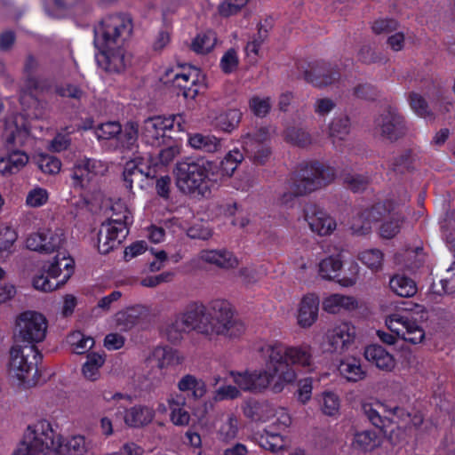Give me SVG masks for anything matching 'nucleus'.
Here are the masks:
<instances>
[{"label":"nucleus","instance_id":"nucleus-56","mask_svg":"<svg viewBox=\"0 0 455 455\" xmlns=\"http://www.w3.org/2000/svg\"><path fill=\"white\" fill-rule=\"evenodd\" d=\"M268 138V130L261 127L255 132L248 133L243 140L244 150L255 149V146L264 145L263 143Z\"/></svg>","mask_w":455,"mask_h":455},{"label":"nucleus","instance_id":"nucleus-16","mask_svg":"<svg viewBox=\"0 0 455 455\" xmlns=\"http://www.w3.org/2000/svg\"><path fill=\"white\" fill-rule=\"evenodd\" d=\"M39 66V60L36 57L33 53L28 52L26 55L22 68L24 83L20 89V100L27 96L36 98V92L44 90V85L36 75Z\"/></svg>","mask_w":455,"mask_h":455},{"label":"nucleus","instance_id":"nucleus-24","mask_svg":"<svg viewBox=\"0 0 455 455\" xmlns=\"http://www.w3.org/2000/svg\"><path fill=\"white\" fill-rule=\"evenodd\" d=\"M155 417V411L146 405H136L126 411L124 422L132 427L148 425Z\"/></svg>","mask_w":455,"mask_h":455},{"label":"nucleus","instance_id":"nucleus-61","mask_svg":"<svg viewBox=\"0 0 455 455\" xmlns=\"http://www.w3.org/2000/svg\"><path fill=\"white\" fill-rule=\"evenodd\" d=\"M237 431V420L235 417L230 416L219 430L220 438L223 442H228L236 436Z\"/></svg>","mask_w":455,"mask_h":455},{"label":"nucleus","instance_id":"nucleus-4","mask_svg":"<svg viewBox=\"0 0 455 455\" xmlns=\"http://www.w3.org/2000/svg\"><path fill=\"white\" fill-rule=\"evenodd\" d=\"M133 30L132 19L129 14L120 13L102 20L94 28V46L99 52L124 44Z\"/></svg>","mask_w":455,"mask_h":455},{"label":"nucleus","instance_id":"nucleus-1","mask_svg":"<svg viewBox=\"0 0 455 455\" xmlns=\"http://www.w3.org/2000/svg\"><path fill=\"white\" fill-rule=\"evenodd\" d=\"M52 451L60 455H83L86 451L84 436L77 435L69 439L66 444L60 435L55 433L49 421L41 419L33 426H28L23 439L12 455H46Z\"/></svg>","mask_w":455,"mask_h":455},{"label":"nucleus","instance_id":"nucleus-44","mask_svg":"<svg viewBox=\"0 0 455 455\" xmlns=\"http://www.w3.org/2000/svg\"><path fill=\"white\" fill-rule=\"evenodd\" d=\"M409 100L411 108L418 116L425 119L434 120L433 112L429 109L427 100L420 94L411 92Z\"/></svg>","mask_w":455,"mask_h":455},{"label":"nucleus","instance_id":"nucleus-64","mask_svg":"<svg viewBox=\"0 0 455 455\" xmlns=\"http://www.w3.org/2000/svg\"><path fill=\"white\" fill-rule=\"evenodd\" d=\"M17 239L15 231L10 228H4L0 231V254L10 252L11 248Z\"/></svg>","mask_w":455,"mask_h":455},{"label":"nucleus","instance_id":"nucleus-7","mask_svg":"<svg viewBox=\"0 0 455 455\" xmlns=\"http://www.w3.org/2000/svg\"><path fill=\"white\" fill-rule=\"evenodd\" d=\"M48 321L40 312L27 310L20 313L15 321L13 339L23 346H36L46 337Z\"/></svg>","mask_w":455,"mask_h":455},{"label":"nucleus","instance_id":"nucleus-20","mask_svg":"<svg viewBox=\"0 0 455 455\" xmlns=\"http://www.w3.org/2000/svg\"><path fill=\"white\" fill-rule=\"evenodd\" d=\"M200 75L201 71L199 68L191 67V70L188 73L176 74L172 79V84L180 90L185 99H195L198 94L196 83Z\"/></svg>","mask_w":455,"mask_h":455},{"label":"nucleus","instance_id":"nucleus-37","mask_svg":"<svg viewBox=\"0 0 455 455\" xmlns=\"http://www.w3.org/2000/svg\"><path fill=\"white\" fill-rule=\"evenodd\" d=\"M189 331L181 315H179L174 321L167 324L164 329V335L170 342L176 343L183 339L184 333Z\"/></svg>","mask_w":455,"mask_h":455},{"label":"nucleus","instance_id":"nucleus-57","mask_svg":"<svg viewBox=\"0 0 455 455\" xmlns=\"http://www.w3.org/2000/svg\"><path fill=\"white\" fill-rule=\"evenodd\" d=\"M113 211L112 216L104 223H109L112 226L126 227L129 218V211L122 204H116L111 207Z\"/></svg>","mask_w":455,"mask_h":455},{"label":"nucleus","instance_id":"nucleus-48","mask_svg":"<svg viewBox=\"0 0 455 455\" xmlns=\"http://www.w3.org/2000/svg\"><path fill=\"white\" fill-rule=\"evenodd\" d=\"M350 129V120L348 116H342L335 117L330 124V136L343 140L348 134Z\"/></svg>","mask_w":455,"mask_h":455},{"label":"nucleus","instance_id":"nucleus-42","mask_svg":"<svg viewBox=\"0 0 455 455\" xmlns=\"http://www.w3.org/2000/svg\"><path fill=\"white\" fill-rule=\"evenodd\" d=\"M342 262L339 259L328 257L320 262L319 272L323 278L335 279L339 277Z\"/></svg>","mask_w":455,"mask_h":455},{"label":"nucleus","instance_id":"nucleus-49","mask_svg":"<svg viewBox=\"0 0 455 455\" xmlns=\"http://www.w3.org/2000/svg\"><path fill=\"white\" fill-rule=\"evenodd\" d=\"M71 177L76 187H86L93 177V173L89 170V161L84 164L75 165Z\"/></svg>","mask_w":455,"mask_h":455},{"label":"nucleus","instance_id":"nucleus-40","mask_svg":"<svg viewBox=\"0 0 455 455\" xmlns=\"http://www.w3.org/2000/svg\"><path fill=\"white\" fill-rule=\"evenodd\" d=\"M413 160L412 150L408 148L393 159L389 168L395 173L403 174L412 169Z\"/></svg>","mask_w":455,"mask_h":455},{"label":"nucleus","instance_id":"nucleus-60","mask_svg":"<svg viewBox=\"0 0 455 455\" xmlns=\"http://www.w3.org/2000/svg\"><path fill=\"white\" fill-rule=\"evenodd\" d=\"M249 106L252 113L259 117L266 116L271 108L269 98L253 97L250 100Z\"/></svg>","mask_w":455,"mask_h":455},{"label":"nucleus","instance_id":"nucleus-19","mask_svg":"<svg viewBox=\"0 0 455 455\" xmlns=\"http://www.w3.org/2000/svg\"><path fill=\"white\" fill-rule=\"evenodd\" d=\"M150 310L146 306L135 305L129 307L116 314V324L122 331H129L141 320L148 318Z\"/></svg>","mask_w":455,"mask_h":455},{"label":"nucleus","instance_id":"nucleus-14","mask_svg":"<svg viewBox=\"0 0 455 455\" xmlns=\"http://www.w3.org/2000/svg\"><path fill=\"white\" fill-rule=\"evenodd\" d=\"M180 315L190 331H196L207 336L212 335V326L207 315V308L203 303L190 302Z\"/></svg>","mask_w":455,"mask_h":455},{"label":"nucleus","instance_id":"nucleus-47","mask_svg":"<svg viewBox=\"0 0 455 455\" xmlns=\"http://www.w3.org/2000/svg\"><path fill=\"white\" fill-rule=\"evenodd\" d=\"M403 223V218L399 215L393 216L389 220L383 222L379 227L381 237L392 239L400 232Z\"/></svg>","mask_w":455,"mask_h":455},{"label":"nucleus","instance_id":"nucleus-46","mask_svg":"<svg viewBox=\"0 0 455 455\" xmlns=\"http://www.w3.org/2000/svg\"><path fill=\"white\" fill-rule=\"evenodd\" d=\"M122 133V126L119 122L109 121L98 125L95 134L98 140H110Z\"/></svg>","mask_w":455,"mask_h":455},{"label":"nucleus","instance_id":"nucleus-63","mask_svg":"<svg viewBox=\"0 0 455 455\" xmlns=\"http://www.w3.org/2000/svg\"><path fill=\"white\" fill-rule=\"evenodd\" d=\"M389 212L385 203H378L365 212V218L369 222H379Z\"/></svg>","mask_w":455,"mask_h":455},{"label":"nucleus","instance_id":"nucleus-59","mask_svg":"<svg viewBox=\"0 0 455 455\" xmlns=\"http://www.w3.org/2000/svg\"><path fill=\"white\" fill-rule=\"evenodd\" d=\"M239 60L234 48L228 49L220 60V68L225 74H230L237 69Z\"/></svg>","mask_w":455,"mask_h":455},{"label":"nucleus","instance_id":"nucleus-5","mask_svg":"<svg viewBox=\"0 0 455 455\" xmlns=\"http://www.w3.org/2000/svg\"><path fill=\"white\" fill-rule=\"evenodd\" d=\"M335 178L333 168L317 161L301 164L293 172L290 188L305 196L330 184Z\"/></svg>","mask_w":455,"mask_h":455},{"label":"nucleus","instance_id":"nucleus-15","mask_svg":"<svg viewBox=\"0 0 455 455\" xmlns=\"http://www.w3.org/2000/svg\"><path fill=\"white\" fill-rule=\"evenodd\" d=\"M98 65L108 73L120 74L131 65V58L123 44L96 54Z\"/></svg>","mask_w":455,"mask_h":455},{"label":"nucleus","instance_id":"nucleus-43","mask_svg":"<svg viewBox=\"0 0 455 455\" xmlns=\"http://www.w3.org/2000/svg\"><path fill=\"white\" fill-rule=\"evenodd\" d=\"M63 241L64 234L60 230H44L43 242L44 252L52 253L57 251L62 245Z\"/></svg>","mask_w":455,"mask_h":455},{"label":"nucleus","instance_id":"nucleus-8","mask_svg":"<svg viewBox=\"0 0 455 455\" xmlns=\"http://www.w3.org/2000/svg\"><path fill=\"white\" fill-rule=\"evenodd\" d=\"M206 308L212 326V335L237 338L243 333L244 324L234 318L231 305L228 300L214 299Z\"/></svg>","mask_w":455,"mask_h":455},{"label":"nucleus","instance_id":"nucleus-38","mask_svg":"<svg viewBox=\"0 0 455 455\" xmlns=\"http://www.w3.org/2000/svg\"><path fill=\"white\" fill-rule=\"evenodd\" d=\"M162 124L159 122V116H155L147 118L144 121L142 127V136L146 139L147 142L154 144L160 138H162Z\"/></svg>","mask_w":455,"mask_h":455},{"label":"nucleus","instance_id":"nucleus-3","mask_svg":"<svg viewBox=\"0 0 455 455\" xmlns=\"http://www.w3.org/2000/svg\"><path fill=\"white\" fill-rule=\"evenodd\" d=\"M268 357L271 363H276L280 370L279 379L271 387L275 394L283 390L284 385L296 379V372L291 364H298L302 367L311 365L312 353L309 346L286 347L281 343L269 346Z\"/></svg>","mask_w":455,"mask_h":455},{"label":"nucleus","instance_id":"nucleus-12","mask_svg":"<svg viewBox=\"0 0 455 455\" xmlns=\"http://www.w3.org/2000/svg\"><path fill=\"white\" fill-rule=\"evenodd\" d=\"M387 325L392 332L411 344L421 343L426 336L424 329L408 315L393 314L387 320Z\"/></svg>","mask_w":455,"mask_h":455},{"label":"nucleus","instance_id":"nucleus-18","mask_svg":"<svg viewBox=\"0 0 455 455\" xmlns=\"http://www.w3.org/2000/svg\"><path fill=\"white\" fill-rule=\"evenodd\" d=\"M126 227L112 226L109 223H102L98 233V250L101 254H108L117 248L128 235Z\"/></svg>","mask_w":455,"mask_h":455},{"label":"nucleus","instance_id":"nucleus-21","mask_svg":"<svg viewBox=\"0 0 455 455\" xmlns=\"http://www.w3.org/2000/svg\"><path fill=\"white\" fill-rule=\"evenodd\" d=\"M355 327L348 323L336 326L329 335V342L333 351H343L354 342Z\"/></svg>","mask_w":455,"mask_h":455},{"label":"nucleus","instance_id":"nucleus-53","mask_svg":"<svg viewBox=\"0 0 455 455\" xmlns=\"http://www.w3.org/2000/svg\"><path fill=\"white\" fill-rule=\"evenodd\" d=\"M358 60L366 65L386 62L385 56L369 45H363L361 47L358 52Z\"/></svg>","mask_w":455,"mask_h":455},{"label":"nucleus","instance_id":"nucleus-30","mask_svg":"<svg viewBox=\"0 0 455 455\" xmlns=\"http://www.w3.org/2000/svg\"><path fill=\"white\" fill-rule=\"evenodd\" d=\"M433 294L439 296L451 294L455 291V262L446 270L438 282H433L430 286Z\"/></svg>","mask_w":455,"mask_h":455},{"label":"nucleus","instance_id":"nucleus-58","mask_svg":"<svg viewBox=\"0 0 455 455\" xmlns=\"http://www.w3.org/2000/svg\"><path fill=\"white\" fill-rule=\"evenodd\" d=\"M139 137V125L137 123L130 121L124 125L122 136V143L127 148L131 149L137 142Z\"/></svg>","mask_w":455,"mask_h":455},{"label":"nucleus","instance_id":"nucleus-54","mask_svg":"<svg viewBox=\"0 0 455 455\" xmlns=\"http://www.w3.org/2000/svg\"><path fill=\"white\" fill-rule=\"evenodd\" d=\"M359 259L369 268L378 270L382 265L383 253L378 249H371L363 251Z\"/></svg>","mask_w":455,"mask_h":455},{"label":"nucleus","instance_id":"nucleus-10","mask_svg":"<svg viewBox=\"0 0 455 455\" xmlns=\"http://www.w3.org/2000/svg\"><path fill=\"white\" fill-rule=\"evenodd\" d=\"M375 130L379 135L391 143L404 138L408 132V127L403 116L398 111L387 107L374 120Z\"/></svg>","mask_w":455,"mask_h":455},{"label":"nucleus","instance_id":"nucleus-9","mask_svg":"<svg viewBox=\"0 0 455 455\" xmlns=\"http://www.w3.org/2000/svg\"><path fill=\"white\" fill-rule=\"evenodd\" d=\"M229 374L240 389L257 394L261 393L268 387H272L274 383L279 379L280 370L276 363H271L268 359L267 370L252 372L231 371Z\"/></svg>","mask_w":455,"mask_h":455},{"label":"nucleus","instance_id":"nucleus-29","mask_svg":"<svg viewBox=\"0 0 455 455\" xmlns=\"http://www.w3.org/2000/svg\"><path fill=\"white\" fill-rule=\"evenodd\" d=\"M140 165H142V158L136 157L126 162L124 172H123V180L124 182V186L126 188L131 190L132 188L133 184L139 186L140 188H143L141 182V172H140Z\"/></svg>","mask_w":455,"mask_h":455},{"label":"nucleus","instance_id":"nucleus-45","mask_svg":"<svg viewBox=\"0 0 455 455\" xmlns=\"http://www.w3.org/2000/svg\"><path fill=\"white\" fill-rule=\"evenodd\" d=\"M352 95L359 100L372 101L378 98L379 92L371 83L362 82L352 88Z\"/></svg>","mask_w":455,"mask_h":455},{"label":"nucleus","instance_id":"nucleus-39","mask_svg":"<svg viewBox=\"0 0 455 455\" xmlns=\"http://www.w3.org/2000/svg\"><path fill=\"white\" fill-rule=\"evenodd\" d=\"M105 359L97 353H90L87 355V360L84 363L82 371L84 376L90 379L95 380L99 376V370L104 364Z\"/></svg>","mask_w":455,"mask_h":455},{"label":"nucleus","instance_id":"nucleus-33","mask_svg":"<svg viewBox=\"0 0 455 455\" xmlns=\"http://www.w3.org/2000/svg\"><path fill=\"white\" fill-rule=\"evenodd\" d=\"M189 145L204 152L212 153L220 148V140L212 135H204L202 133H195L188 138Z\"/></svg>","mask_w":455,"mask_h":455},{"label":"nucleus","instance_id":"nucleus-25","mask_svg":"<svg viewBox=\"0 0 455 455\" xmlns=\"http://www.w3.org/2000/svg\"><path fill=\"white\" fill-rule=\"evenodd\" d=\"M63 267L66 269V274L60 280H58L55 283H53L51 281L52 278L48 275H44V274H42L33 278L32 284L34 288L38 291L47 292L52 291L60 288V286L64 285L71 276L73 273V267L71 266V263L68 262H66Z\"/></svg>","mask_w":455,"mask_h":455},{"label":"nucleus","instance_id":"nucleus-62","mask_svg":"<svg viewBox=\"0 0 455 455\" xmlns=\"http://www.w3.org/2000/svg\"><path fill=\"white\" fill-rule=\"evenodd\" d=\"M72 339H78L71 342L76 354L81 355L90 350L94 345V339L92 337H84L80 332L74 333Z\"/></svg>","mask_w":455,"mask_h":455},{"label":"nucleus","instance_id":"nucleus-50","mask_svg":"<svg viewBox=\"0 0 455 455\" xmlns=\"http://www.w3.org/2000/svg\"><path fill=\"white\" fill-rule=\"evenodd\" d=\"M285 138L287 141L300 148H304L311 142L309 134L298 127L288 128L285 132Z\"/></svg>","mask_w":455,"mask_h":455},{"label":"nucleus","instance_id":"nucleus-31","mask_svg":"<svg viewBox=\"0 0 455 455\" xmlns=\"http://www.w3.org/2000/svg\"><path fill=\"white\" fill-rule=\"evenodd\" d=\"M153 357L157 361L160 369L176 366L183 362L177 350L168 347H157L153 351Z\"/></svg>","mask_w":455,"mask_h":455},{"label":"nucleus","instance_id":"nucleus-28","mask_svg":"<svg viewBox=\"0 0 455 455\" xmlns=\"http://www.w3.org/2000/svg\"><path fill=\"white\" fill-rule=\"evenodd\" d=\"M202 259L205 262L214 264L221 268H233L238 265V260L233 253L227 251H203Z\"/></svg>","mask_w":455,"mask_h":455},{"label":"nucleus","instance_id":"nucleus-51","mask_svg":"<svg viewBox=\"0 0 455 455\" xmlns=\"http://www.w3.org/2000/svg\"><path fill=\"white\" fill-rule=\"evenodd\" d=\"M37 165L44 173L56 174L60 171L61 162L53 156L42 154L38 156Z\"/></svg>","mask_w":455,"mask_h":455},{"label":"nucleus","instance_id":"nucleus-17","mask_svg":"<svg viewBox=\"0 0 455 455\" xmlns=\"http://www.w3.org/2000/svg\"><path fill=\"white\" fill-rule=\"evenodd\" d=\"M304 216L311 230L319 235H330L336 228V221L315 204L305 206Z\"/></svg>","mask_w":455,"mask_h":455},{"label":"nucleus","instance_id":"nucleus-27","mask_svg":"<svg viewBox=\"0 0 455 455\" xmlns=\"http://www.w3.org/2000/svg\"><path fill=\"white\" fill-rule=\"evenodd\" d=\"M390 289L398 296L403 298L412 297L417 293L415 281L404 275H395L389 281Z\"/></svg>","mask_w":455,"mask_h":455},{"label":"nucleus","instance_id":"nucleus-41","mask_svg":"<svg viewBox=\"0 0 455 455\" xmlns=\"http://www.w3.org/2000/svg\"><path fill=\"white\" fill-rule=\"evenodd\" d=\"M259 443L260 447L273 453H276L285 448L284 440L281 435L267 431H266L265 435H260Z\"/></svg>","mask_w":455,"mask_h":455},{"label":"nucleus","instance_id":"nucleus-36","mask_svg":"<svg viewBox=\"0 0 455 455\" xmlns=\"http://www.w3.org/2000/svg\"><path fill=\"white\" fill-rule=\"evenodd\" d=\"M242 113L238 109H228L215 118L216 125L224 132H231L240 123Z\"/></svg>","mask_w":455,"mask_h":455},{"label":"nucleus","instance_id":"nucleus-34","mask_svg":"<svg viewBox=\"0 0 455 455\" xmlns=\"http://www.w3.org/2000/svg\"><path fill=\"white\" fill-rule=\"evenodd\" d=\"M243 160V156L239 150H232L226 155L220 164H217V170L220 171L223 177L229 178ZM217 172L218 171H216Z\"/></svg>","mask_w":455,"mask_h":455},{"label":"nucleus","instance_id":"nucleus-35","mask_svg":"<svg viewBox=\"0 0 455 455\" xmlns=\"http://www.w3.org/2000/svg\"><path fill=\"white\" fill-rule=\"evenodd\" d=\"M217 41L215 33L209 30L198 34L192 41L191 50L199 54L208 53L215 45Z\"/></svg>","mask_w":455,"mask_h":455},{"label":"nucleus","instance_id":"nucleus-55","mask_svg":"<svg viewBox=\"0 0 455 455\" xmlns=\"http://www.w3.org/2000/svg\"><path fill=\"white\" fill-rule=\"evenodd\" d=\"M14 124L15 129L11 132V133L6 139V144L8 147L15 144L22 146L28 138L30 133L29 128L28 127L26 123H22L20 125H19L17 123H15Z\"/></svg>","mask_w":455,"mask_h":455},{"label":"nucleus","instance_id":"nucleus-2","mask_svg":"<svg viewBox=\"0 0 455 455\" xmlns=\"http://www.w3.org/2000/svg\"><path fill=\"white\" fill-rule=\"evenodd\" d=\"M216 171L217 163L213 161L188 159L179 162L173 170L176 187L189 198L209 199L212 196L210 176H214Z\"/></svg>","mask_w":455,"mask_h":455},{"label":"nucleus","instance_id":"nucleus-26","mask_svg":"<svg viewBox=\"0 0 455 455\" xmlns=\"http://www.w3.org/2000/svg\"><path fill=\"white\" fill-rule=\"evenodd\" d=\"M340 374L348 381L356 382L365 378L366 372L363 370L360 359L348 357L340 361L338 367Z\"/></svg>","mask_w":455,"mask_h":455},{"label":"nucleus","instance_id":"nucleus-13","mask_svg":"<svg viewBox=\"0 0 455 455\" xmlns=\"http://www.w3.org/2000/svg\"><path fill=\"white\" fill-rule=\"evenodd\" d=\"M304 79L316 87H324L334 84L340 78V73L336 65L324 60H315L308 64V68L303 71Z\"/></svg>","mask_w":455,"mask_h":455},{"label":"nucleus","instance_id":"nucleus-32","mask_svg":"<svg viewBox=\"0 0 455 455\" xmlns=\"http://www.w3.org/2000/svg\"><path fill=\"white\" fill-rule=\"evenodd\" d=\"M353 444L363 452L371 451L381 445L377 433L373 430L356 432Z\"/></svg>","mask_w":455,"mask_h":455},{"label":"nucleus","instance_id":"nucleus-6","mask_svg":"<svg viewBox=\"0 0 455 455\" xmlns=\"http://www.w3.org/2000/svg\"><path fill=\"white\" fill-rule=\"evenodd\" d=\"M9 370L23 383L32 386L38 380L37 364L43 355L36 346H23L15 343L9 351Z\"/></svg>","mask_w":455,"mask_h":455},{"label":"nucleus","instance_id":"nucleus-11","mask_svg":"<svg viewBox=\"0 0 455 455\" xmlns=\"http://www.w3.org/2000/svg\"><path fill=\"white\" fill-rule=\"evenodd\" d=\"M362 411L367 419L379 428L392 446L401 443L406 437V427H402L387 417H382L372 403H363Z\"/></svg>","mask_w":455,"mask_h":455},{"label":"nucleus","instance_id":"nucleus-22","mask_svg":"<svg viewBox=\"0 0 455 455\" xmlns=\"http://www.w3.org/2000/svg\"><path fill=\"white\" fill-rule=\"evenodd\" d=\"M319 298L314 294H307L300 301L298 323L303 327H310L318 317Z\"/></svg>","mask_w":455,"mask_h":455},{"label":"nucleus","instance_id":"nucleus-52","mask_svg":"<svg viewBox=\"0 0 455 455\" xmlns=\"http://www.w3.org/2000/svg\"><path fill=\"white\" fill-rule=\"evenodd\" d=\"M342 179L344 186L355 193L363 191L369 184L368 178L361 174L347 173Z\"/></svg>","mask_w":455,"mask_h":455},{"label":"nucleus","instance_id":"nucleus-23","mask_svg":"<svg viewBox=\"0 0 455 455\" xmlns=\"http://www.w3.org/2000/svg\"><path fill=\"white\" fill-rule=\"evenodd\" d=\"M364 357L380 370L391 371L395 366L393 355L379 345L368 346L364 350Z\"/></svg>","mask_w":455,"mask_h":455}]
</instances>
